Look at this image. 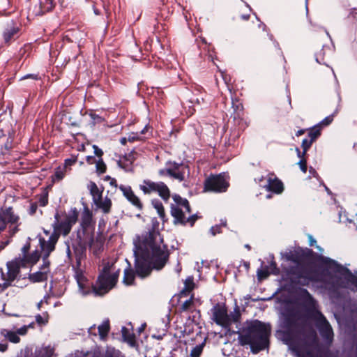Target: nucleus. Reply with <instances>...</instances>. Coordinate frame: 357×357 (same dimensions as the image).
I'll list each match as a JSON object with an SVG mask.
<instances>
[{
    "label": "nucleus",
    "mask_w": 357,
    "mask_h": 357,
    "mask_svg": "<svg viewBox=\"0 0 357 357\" xmlns=\"http://www.w3.org/2000/svg\"><path fill=\"white\" fill-rule=\"evenodd\" d=\"M122 331L124 340L128 342L130 344L132 345L134 343V336L130 334L126 335V329L124 328H123Z\"/></svg>",
    "instance_id": "34"
},
{
    "label": "nucleus",
    "mask_w": 357,
    "mask_h": 357,
    "mask_svg": "<svg viewBox=\"0 0 357 357\" xmlns=\"http://www.w3.org/2000/svg\"><path fill=\"white\" fill-rule=\"evenodd\" d=\"M319 324L321 333L327 339H330L333 335V331L328 322L325 319L322 314L318 313Z\"/></svg>",
    "instance_id": "20"
},
{
    "label": "nucleus",
    "mask_w": 357,
    "mask_h": 357,
    "mask_svg": "<svg viewBox=\"0 0 357 357\" xmlns=\"http://www.w3.org/2000/svg\"><path fill=\"white\" fill-rule=\"evenodd\" d=\"M308 239L310 245L312 246L316 245V240L311 235L308 236Z\"/></svg>",
    "instance_id": "43"
},
{
    "label": "nucleus",
    "mask_w": 357,
    "mask_h": 357,
    "mask_svg": "<svg viewBox=\"0 0 357 357\" xmlns=\"http://www.w3.org/2000/svg\"><path fill=\"white\" fill-rule=\"evenodd\" d=\"M118 165L121 168L123 169L126 172L130 171L132 169L129 165L124 162L123 160H119L118 162Z\"/></svg>",
    "instance_id": "40"
},
{
    "label": "nucleus",
    "mask_w": 357,
    "mask_h": 357,
    "mask_svg": "<svg viewBox=\"0 0 357 357\" xmlns=\"http://www.w3.org/2000/svg\"><path fill=\"white\" fill-rule=\"evenodd\" d=\"M194 112H195V109H191L190 106H189V109L186 112V113L188 116H190L194 113Z\"/></svg>",
    "instance_id": "46"
},
{
    "label": "nucleus",
    "mask_w": 357,
    "mask_h": 357,
    "mask_svg": "<svg viewBox=\"0 0 357 357\" xmlns=\"http://www.w3.org/2000/svg\"><path fill=\"white\" fill-rule=\"evenodd\" d=\"M312 140H308L307 139H304L303 141H302V147L303 149V155L305 154L307 150L311 146L312 144Z\"/></svg>",
    "instance_id": "35"
},
{
    "label": "nucleus",
    "mask_w": 357,
    "mask_h": 357,
    "mask_svg": "<svg viewBox=\"0 0 357 357\" xmlns=\"http://www.w3.org/2000/svg\"><path fill=\"white\" fill-rule=\"evenodd\" d=\"M96 172L98 174H103L106 171V165L103 162L102 158H98V160L96 161Z\"/></svg>",
    "instance_id": "27"
},
{
    "label": "nucleus",
    "mask_w": 357,
    "mask_h": 357,
    "mask_svg": "<svg viewBox=\"0 0 357 357\" xmlns=\"http://www.w3.org/2000/svg\"><path fill=\"white\" fill-rule=\"evenodd\" d=\"M127 267L124 269V274L123 278V282L126 285H131L133 284L135 280V273L130 268V264L126 260Z\"/></svg>",
    "instance_id": "22"
},
{
    "label": "nucleus",
    "mask_w": 357,
    "mask_h": 357,
    "mask_svg": "<svg viewBox=\"0 0 357 357\" xmlns=\"http://www.w3.org/2000/svg\"><path fill=\"white\" fill-rule=\"evenodd\" d=\"M179 165L175 162H169L167 163L166 168L160 169L159 171V174L161 176L169 175L175 179L181 181L184 179V175L183 172L179 171Z\"/></svg>",
    "instance_id": "15"
},
{
    "label": "nucleus",
    "mask_w": 357,
    "mask_h": 357,
    "mask_svg": "<svg viewBox=\"0 0 357 357\" xmlns=\"http://www.w3.org/2000/svg\"><path fill=\"white\" fill-rule=\"evenodd\" d=\"M304 133H305V130H299L296 132V135L298 137Z\"/></svg>",
    "instance_id": "47"
},
{
    "label": "nucleus",
    "mask_w": 357,
    "mask_h": 357,
    "mask_svg": "<svg viewBox=\"0 0 357 357\" xmlns=\"http://www.w3.org/2000/svg\"><path fill=\"white\" fill-rule=\"evenodd\" d=\"M270 329L268 325L255 321L248 333L240 337L241 344H249L253 353H257L268 345Z\"/></svg>",
    "instance_id": "3"
},
{
    "label": "nucleus",
    "mask_w": 357,
    "mask_h": 357,
    "mask_svg": "<svg viewBox=\"0 0 357 357\" xmlns=\"http://www.w3.org/2000/svg\"><path fill=\"white\" fill-rule=\"evenodd\" d=\"M192 304V301L191 299H189L186 301H185L183 304H182V306H181V308L183 310H186L188 309V307L191 305Z\"/></svg>",
    "instance_id": "41"
},
{
    "label": "nucleus",
    "mask_w": 357,
    "mask_h": 357,
    "mask_svg": "<svg viewBox=\"0 0 357 357\" xmlns=\"http://www.w3.org/2000/svg\"><path fill=\"white\" fill-rule=\"evenodd\" d=\"M29 245H25L22 248V258H18V259H15L14 261H23V264L22 262L20 263V268L21 267H24L26 266H33L35 264H36V262L38 261V260L40 258V254L39 252L36 250V251H34L30 255H27V252L29 251Z\"/></svg>",
    "instance_id": "13"
},
{
    "label": "nucleus",
    "mask_w": 357,
    "mask_h": 357,
    "mask_svg": "<svg viewBox=\"0 0 357 357\" xmlns=\"http://www.w3.org/2000/svg\"><path fill=\"white\" fill-rule=\"evenodd\" d=\"M23 264V261H12L7 264L8 272L4 273L0 268V289L3 290L10 285L14 281L20 271V263Z\"/></svg>",
    "instance_id": "7"
},
{
    "label": "nucleus",
    "mask_w": 357,
    "mask_h": 357,
    "mask_svg": "<svg viewBox=\"0 0 357 357\" xmlns=\"http://www.w3.org/2000/svg\"><path fill=\"white\" fill-rule=\"evenodd\" d=\"M174 203L171 204V213L174 218V222L183 223L185 222V215L190 213L188 202L178 195L173 196Z\"/></svg>",
    "instance_id": "5"
},
{
    "label": "nucleus",
    "mask_w": 357,
    "mask_h": 357,
    "mask_svg": "<svg viewBox=\"0 0 357 357\" xmlns=\"http://www.w3.org/2000/svg\"><path fill=\"white\" fill-rule=\"evenodd\" d=\"M229 183L225 174L212 176L205 181V191L221 192L225 191Z\"/></svg>",
    "instance_id": "8"
},
{
    "label": "nucleus",
    "mask_w": 357,
    "mask_h": 357,
    "mask_svg": "<svg viewBox=\"0 0 357 357\" xmlns=\"http://www.w3.org/2000/svg\"><path fill=\"white\" fill-rule=\"evenodd\" d=\"M88 188L90 190L91 195H92L93 201L102 196V190L95 183L91 182L88 185Z\"/></svg>",
    "instance_id": "23"
},
{
    "label": "nucleus",
    "mask_w": 357,
    "mask_h": 357,
    "mask_svg": "<svg viewBox=\"0 0 357 357\" xmlns=\"http://www.w3.org/2000/svg\"><path fill=\"white\" fill-rule=\"evenodd\" d=\"M139 188L144 194H150L153 192H158L159 195L165 200L169 197V190L163 183H154L151 181H144L139 185Z\"/></svg>",
    "instance_id": "9"
},
{
    "label": "nucleus",
    "mask_w": 357,
    "mask_h": 357,
    "mask_svg": "<svg viewBox=\"0 0 357 357\" xmlns=\"http://www.w3.org/2000/svg\"><path fill=\"white\" fill-rule=\"evenodd\" d=\"M333 121V116H328L327 117H326L321 123H320V126H328Z\"/></svg>",
    "instance_id": "38"
},
{
    "label": "nucleus",
    "mask_w": 357,
    "mask_h": 357,
    "mask_svg": "<svg viewBox=\"0 0 357 357\" xmlns=\"http://www.w3.org/2000/svg\"><path fill=\"white\" fill-rule=\"evenodd\" d=\"M135 245V269L139 277L148 276L152 269H162L167 262L169 252L158 232L147 234L136 241Z\"/></svg>",
    "instance_id": "1"
},
{
    "label": "nucleus",
    "mask_w": 357,
    "mask_h": 357,
    "mask_svg": "<svg viewBox=\"0 0 357 357\" xmlns=\"http://www.w3.org/2000/svg\"><path fill=\"white\" fill-rule=\"evenodd\" d=\"M8 243V242L2 243L0 245V250L3 249L6 245Z\"/></svg>",
    "instance_id": "49"
},
{
    "label": "nucleus",
    "mask_w": 357,
    "mask_h": 357,
    "mask_svg": "<svg viewBox=\"0 0 357 357\" xmlns=\"http://www.w3.org/2000/svg\"><path fill=\"white\" fill-rule=\"evenodd\" d=\"M42 304V301H40V303H38V307L40 308V305Z\"/></svg>",
    "instance_id": "52"
},
{
    "label": "nucleus",
    "mask_w": 357,
    "mask_h": 357,
    "mask_svg": "<svg viewBox=\"0 0 357 357\" xmlns=\"http://www.w3.org/2000/svg\"><path fill=\"white\" fill-rule=\"evenodd\" d=\"M78 213L75 208L71 209L66 215V220L63 222L57 230L53 232L44 230L43 234L39 236V243L40 249L47 258L50 253L54 249V245L58 240V232L66 236L71 230L72 226L77 220Z\"/></svg>",
    "instance_id": "2"
},
{
    "label": "nucleus",
    "mask_w": 357,
    "mask_h": 357,
    "mask_svg": "<svg viewBox=\"0 0 357 357\" xmlns=\"http://www.w3.org/2000/svg\"><path fill=\"white\" fill-rule=\"evenodd\" d=\"M3 135L2 131L0 130V137Z\"/></svg>",
    "instance_id": "55"
},
{
    "label": "nucleus",
    "mask_w": 357,
    "mask_h": 357,
    "mask_svg": "<svg viewBox=\"0 0 357 357\" xmlns=\"http://www.w3.org/2000/svg\"><path fill=\"white\" fill-rule=\"evenodd\" d=\"M213 317L215 322L219 325L227 326L229 322V319L225 307H215L214 309Z\"/></svg>",
    "instance_id": "16"
},
{
    "label": "nucleus",
    "mask_w": 357,
    "mask_h": 357,
    "mask_svg": "<svg viewBox=\"0 0 357 357\" xmlns=\"http://www.w3.org/2000/svg\"><path fill=\"white\" fill-rule=\"evenodd\" d=\"M269 275L268 270L264 268L257 271V278L259 280L266 279Z\"/></svg>",
    "instance_id": "33"
},
{
    "label": "nucleus",
    "mask_w": 357,
    "mask_h": 357,
    "mask_svg": "<svg viewBox=\"0 0 357 357\" xmlns=\"http://www.w3.org/2000/svg\"><path fill=\"white\" fill-rule=\"evenodd\" d=\"M36 319L39 324H45L47 323V316L43 317L40 315H37Z\"/></svg>",
    "instance_id": "37"
},
{
    "label": "nucleus",
    "mask_w": 357,
    "mask_h": 357,
    "mask_svg": "<svg viewBox=\"0 0 357 357\" xmlns=\"http://www.w3.org/2000/svg\"><path fill=\"white\" fill-rule=\"evenodd\" d=\"M83 164H84V162H83L82 161H80V162H79V165H80V166L83 165Z\"/></svg>",
    "instance_id": "54"
},
{
    "label": "nucleus",
    "mask_w": 357,
    "mask_h": 357,
    "mask_svg": "<svg viewBox=\"0 0 357 357\" xmlns=\"http://www.w3.org/2000/svg\"><path fill=\"white\" fill-rule=\"evenodd\" d=\"M139 139V137L137 134L132 133L128 136V140L129 142H133V141H135L136 139Z\"/></svg>",
    "instance_id": "42"
},
{
    "label": "nucleus",
    "mask_w": 357,
    "mask_h": 357,
    "mask_svg": "<svg viewBox=\"0 0 357 357\" xmlns=\"http://www.w3.org/2000/svg\"><path fill=\"white\" fill-rule=\"evenodd\" d=\"M147 129V127H145L144 129L142 131V133H144L145 130Z\"/></svg>",
    "instance_id": "53"
},
{
    "label": "nucleus",
    "mask_w": 357,
    "mask_h": 357,
    "mask_svg": "<svg viewBox=\"0 0 357 357\" xmlns=\"http://www.w3.org/2000/svg\"><path fill=\"white\" fill-rule=\"evenodd\" d=\"M317 248H318L319 250H321V248L318 245H317Z\"/></svg>",
    "instance_id": "57"
},
{
    "label": "nucleus",
    "mask_w": 357,
    "mask_h": 357,
    "mask_svg": "<svg viewBox=\"0 0 357 357\" xmlns=\"http://www.w3.org/2000/svg\"><path fill=\"white\" fill-rule=\"evenodd\" d=\"M116 183V181L114 179H112L110 182L111 185H114Z\"/></svg>",
    "instance_id": "51"
},
{
    "label": "nucleus",
    "mask_w": 357,
    "mask_h": 357,
    "mask_svg": "<svg viewBox=\"0 0 357 357\" xmlns=\"http://www.w3.org/2000/svg\"><path fill=\"white\" fill-rule=\"evenodd\" d=\"M328 264L330 273H333L336 276H340L341 278L351 282L357 290V278L356 276H354L348 270L339 266L334 261L328 260Z\"/></svg>",
    "instance_id": "10"
},
{
    "label": "nucleus",
    "mask_w": 357,
    "mask_h": 357,
    "mask_svg": "<svg viewBox=\"0 0 357 357\" xmlns=\"http://www.w3.org/2000/svg\"><path fill=\"white\" fill-rule=\"evenodd\" d=\"M153 204L160 217L163 218L165 216V211L162 204L158 202H153Z\"/></svg>",
    "instance_id": "29"
},
{
    "label": "nucleus",
    "mask_w": 357,
    "mask_h": 357,
    "mask_svg": "<svg viewBox=\"0 0 357 357\" xmlns=\"http://www.w3.org/2000/svg\"><path fill=\"white\" fill-rule=\"evenodd\" d=\"M268 190L273 191L275 193L280 194L284 190L282 183L278 178H269L266 185Z\"/></svg>",
    "instance_id": "21"
},
{
    "label": "nucleus",
    "mask_w": 357,
    "mask_h": 357,
    "mask_svg": "<svg viewBox=\"0 0 357 357\" xmlns=\"http://www.w3.org/2000/svg\"><path fill=\"white\" fill-rule=\"evenodd\" d=\"M320 135V130H318V129H314V130H311L310 132H309V136L311 138V140H312V142L318 137Z\"/></svg>",
    "instance_id": "36"
},
{
    "label": "nucleus",
    "mask_w": 357,
    "mask_h": 357,
    "mask_svg": "<svg viewBox=\"0 0 357 357\" xmlns=\"http://www.w3.org/2000/svg\"><path fill=\"white\" fill-rule=\"evenodd\" d=\"M17 220V217L15 216L11 208L2 209L0 211V233L5 229L8 225L10 227L13 226V229H15L16 227L14 224Z\"/></svg>",
    "instance_id": "11"
},
{
    "label": "nucleus",
    "mask_w": 357,
    "mask_h": 357,
    "mask_svg": "<svg viewBox=\"0 0 357 357\" xmlns=\"http://www.w3.org/2000/svg\"><path fill=\"white\" fill-rule=\"evenodd\" d=\"M48 264L49 263L45 262L44 266L40 269V271L30 274L29 275V280L33 283L46 280L49 273Z\"/></svg>",
    "instance_id": "18"
},
{
    "label": "nucleus",
    "mask_w": 357,
    "mask_h": 357,
    "mask_svg": "<svg viewBox=\"0 0 357 357\" xmlns=\"http://www.w3.org/2000/svg\"><path fill=\"white\" fill-rule=\"evenodd\" d=\"M296 151L297 153V155L299 158H303V155H301L300 150L298 148H296ZM298 165H299L301 169L305 173L307 170V166H306V161L304 159H301L298 162Z\"/></svg>",
    "instance_id": "28"
},
{
    "label": "nucleus",
    "mask_w": 357,
    "mask_h": 357,
    "mask_svg": "<svg viewBox=\"0 0 357 357\" xmlns=\"http://www.w3.org/2000/svg\"><path fill=\"white\" fill-rule=\"evenodd\" d=\"M172 357H176V356H172Z\"/></svg>",
    "instance_id": "58"
},
{
    "label": "nucleus",
    "mask_w": 357,
    "mask_h": 357,
    "mask_svg": "<svg viewBox=\"0 0 357 357\" xmlns=\"http://www.w3.org/2000/svg\"><path fill=\"white\" fill-rule=\"evenodd\" d=\"M18 31V28L16 26H12L10 29H8L3 34L4 40L6 42H8L11 37L17 33Z\"/></svg>",
    "instance_id": "26"
},
{
    "label": "nucleus",
    "mask_w": 357,
    "mask_h": 357,
    "mask_svg": "<svg viewBox=\"0 0 357 357\" xmlns=\"http://www.w3.org/2000/svg\"><path fill=\"white\" fill-rule=\"evenodd\" d=\"M77 162V157H72L70 158H67L64 161L63 167H66V169H70V167L73 166L75 162Z\"/></svg>",
    "instance_id": "31"
},
{
    "label": "nucleus",
    "mask_w": 357,
    "mask_h": 357,
    "mask_svg": "<svg viewBox=\"0 0 357 357\" xmlns=\"http://www.w3.org/2000/svg\"><path fill=\"white\" fill-rule=\"evenodd\" d=\"M75 278L79 287V291L82 295L85 296L91 293V288L93 289L94 287L82 271L76 272Z\"/></svg>",
    "instance_id": "14"
},
{
    "label": "nucleus",
    "mask_w": 357,
    "mask_h": 357,
    "mask_svg": "<svg viewBox=\"0 0 357 357\" xmlns=\"http://www.w3.org/2000/svg\"><path fill=\"white\" fill-rule=\"evenodd\" d=\"M305 293L307 294V296H309L310 299L311 300L312 297L310 296V295L307 294V292H305Z\"/></svg>",
    "instance_id": "56"
},
{
    "label": "nucleus",
    "mask_w": 357,
    "mask_h": 357,
    "mask_svg": "<svg viewBox=\"0 0 357 357\" xmlns=\"http://www.w3.org/2000/svg\"><path fill=\"white\" fill-rule=\"evenodd\" d=\"M96 208L100 210L104 213H108L112 207V202L107 197H103L102 196L96 199L93 201Z\"/></svg>",
    "instance_id": "19"
},
{
    "label": "nucleus",
    "mask_w": 357,
    "mask_h": 357,
    "mask_svg": "<svg viewBox=\"0 0 357 357\" xmlns=\"http://www.w3.org/2000/svg\"><path fill=\"white\" fill-rule=\"evenodd\" d=\"M94 154L98 156L99 158H101L103 151L99 149L96 145H93Z\"/></svg>",
    "instance_id": "39"
},
{
    "label": "nucleus",
    "mask_w": 357,
    "mask_h": 357,
    "mask_svg": "<svg viewBox=\"0 0 357 357\" xmlns=\"http://www.w3.org/2000/svg\"><path fill=\"white\" fill-rule=\"evenodd\" d=\"M119 188L123 192L124 197L130 203H132L134 206L139 208H142V204L140 202L139 199L135 195V193L133 192L130 186L121 185Z\"/></svg>",
    "instance_id": "17"
},
{
    "label": "nucleus",
    "mask_w": 357,
    "mask_h": 357,
    "mask_svg": "<svg viewBox=\"0 0 357 357\" xmlns=\"http://www.w3.org/2000/svg\"><path fill=\"white\" fill-rule=\"evenodd\" d=\"M33 327V324H30L29 325L23 326L20 328L17 331H10L7 329H3L1 331V335L6 339H8L10 342L13 343H18L20 341V339L18 335H25L27 333L28 329L29 328Z\"/></svg>",
    "instance_id": "12"
},
{
    "label": "nucleus",
    "mask_w": 357,
    "mask_h": 357,
    "mask_svg": "<svg viewBox=\"0 0 357 357\" xmlns=\"http://www.w3.org/2000/svg\"><path fill=\"white\" fill-rule=\"evenodd\" d=\"M7 349V344H0V351H5Z\"/></svg>",
    "instance_id": "45"
},
{
    "label": "nucleus",
    "mask_w": 357,
    "mask_h": 357,
    "mask_svg": "<svg viewBox=\"0 0 357 357\" xmlns=\"http://www.w3.org/2000/svg\"><path fill=\"white\" fill-rule=\"evenodd\" d=\"M66 172V167L63 166L58 167L55 170L54 176H52V181L54 182L61 181L65 177Z\"/></svg>",
    "instance_id": "24"
},
{
    "label": "nucleus",
    "mask_w": 357,
    "mask_h": 357,
    "mask_svg": "<svg viewBox=\"0 0 357 357\" xmlns=\"http://www.w3.org/2000/svg\"><path fill=\"white\" fill-rule=\"evenodd\" d=\"M86 161L89 164H93L94 162L93 161V156H87L86 157Z\"/></svg>",
    "instance_id": "44"
},
{
    "label": "nucleus",
    "mask_w": 357,
    "mask_h": 357,
    "mask_svg": "<svg viewBox=\"0 0 357 357\" xmlns=\"http://www.w3.org/2000/svg\"><path fill=\"white\" fill-rule=\"evenodd\" d=\"M243 265H244L245 268H246V270H248L249 266H249V264H248V263H247V262H244V263H243Z\"/></svg>",
    "instance_id": "50"
},
{
    "label": "nucleus",
    "mask_w": 357,
    "mask_h": 357,
    "mask_svg": "<svg viewBox=\"0 0 357 357\" xmlns=\"http://www.w3.org/2000/svg\"><path fill=\"white\" fill-rule=\"evenodd\" d=\"M109 329V326L108 321H104L98 326V333L101 339H104L107 336Z\"/></svg>",
    "instance_id": "25"
},
{
    "label": "nucleus",
    "mask_w": 357,
    "mask_h": 357,
    "mask_svg": "<svg viewBox=\"0 0 357 357\" xmlns=\"http://www.w3.org/2000/svg\"><path fill=\"white\" fill-rule=\"evenodd\" d=\"M184 284H185L184 290L186 291H190L192 289H193V288L195 287V284L193 282V279L190 277L186 278Z\"/></svg>",
    "instance_id": "30"
},
{
    "label": "nucleus",
    "mask_w": 357,
    "mask_h": 357,
    "mask_svg": "<svg viewBox=\"0 0 357 357\" xmlns=\"http://www.w3.org/2000/svg\"><path fill=\"white\" fill-rule=\"evenodd\" d=\"M203 350L202 345H197L191 351V357H199Z\"/></svg>",
    "instance_id": "32"
},
{
    "label": "nucleus",
    "mask_w": 357,
    "mask_h": 357,
    "mask_svg": "<svg viewBox=\"0 0 357 357\" xmlns=\"http://www.w3.org/2000/svg\"><path fill=\"white\" fill-rule=\"evenodd\" d=\"M93 225L91 211L88 208L84 207L81 218L82 231L78 232V236L85 243H89L92 239L94 231Z\"/></svg>",
    "instance_id": "6"
},
{
    "label": "nucleus",
    "mask_w": 357,
    "mask_h": 357,
    "mask_svg": "<svg viewBox=\"0 0 357 357\" xmlns=\"http://www.w3.org/2000/svg\"><path fill=\"white\" fill-rule=\"evenodd\" d=\"M120 273V268L116 264L105 266L100 274L96 286L93 287L96 295H104L112 289L116 284Z\"/></svg>",
    "instance_id": "4"
},
{
    "label": "nucleus",
    "mask_w": 357,
    "mask_h": 357,
    "mask_svg": "<svg viewBox=\"0 0 357 357\" xmlns=\"http://www.w3.org/2000/svg\"><path fill=\"white\" fill-rule=\"evenodd\" d=\"M127 141H128V137H123L121 139V144L125 145Z\"/></svg>",
    "instance_id": "48"
}]
</instances>
